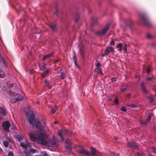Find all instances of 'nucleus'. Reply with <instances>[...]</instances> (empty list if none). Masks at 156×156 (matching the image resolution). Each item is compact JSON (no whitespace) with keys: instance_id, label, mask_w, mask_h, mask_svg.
<instances>
[{"instance_id":"nucleus-13","label":"nucleus","mask_w":156,"mask_h":156,"mask_svg":"<svg viewBox=\"0 0 156 156\" xmlns=\"http://www.w3.org/2000/svg\"><path fill=\"white\" fill-rule=\"evenodd\" d=\"M51 70V69L50 68L46 69L44 73H43L41 74L42 77L43 78H44L46 76L48 75Z\"/></svg>"},{"instance_id":"nucleus-63","label":"nucleus","mask_w":156,"mask_h":156,"mask_svg":"<svg viewBox=\"0 0 156 156\" xmlns=\"http://www.w3.org/2000/svg\"><path fill=\"white\" fill-rule=\"evenodd\" d=\"M55 143L54 142V141H53V142H52V144L53 145H55Z\"/></svg>"},{"instance_id":"nucleus-34","label":"nucleus","mask_w":156,"mask_h":156,"mask_svg":"<svg viewBox=\"0 0 156 156\" xmlns=\"http://www.w3.org/2000/svg\"><path fill=\"white\" fill-rule=\"evenodd\" d=\"M79 51L80 53V55L82 56V57L83 59L84 58V49H83L82 50H80V51Z\"/></svg>"},{"instance_id":"nucleus-30","label":"nucleus","mask_w":156,"mask_h":156,"mask_svg":"<svg viewBox=\"0 0 156 156\" xmlns=\"http://www.w3.org/2000/svg\"><path fill=\"white\" fill-rule=\"evenodd\" d=\"M79 14L78 13H77L75 15V20L76 22H77L79 19Z\"/></svg>"},{"instance_id":"nucleus-54","label":"nucleus","mask_w":156,"mask_h":156,"mask_svg":"<svg viewBox=\"0 0 156 156\" xmlns=\"http://www.w3.org/2000/svg\"><path fill=\"white\" fill-rule=\"evenodd\" d=\"M110 44L114 45L115 44L114 41V40L112 41L110 43Z\"/></svg>"},{"instance_id":"nucleus-64","label":"nucleus","mask_w":156,"mask_h":156,"mask_svg":"<svg viewBox=\"0 0 156 156\" xmlns=\"http://www.w3.org/2000/svg\"><path fill=\"white\" fill-rule=\"evenodd\" d=\"M115 140H116L117 139V138L116 137H115Z\"/></svg>"},{"instance_id":"nucleus-51","label":"nucleus","mask_w":156,"mask_h":156,"mask_svg":"<svg viewBox=\"0 0 156 156\" xmlns=\"http://www.w3.org/2000/svg\"><path fill=\"white\" fill-rule=\"evenodd\" d=\"M96 20V18L95 17L92 18V20L94 24L96 23L95 21Z\"/></svg>"},{"instance_id":"nucleus-45","label":"nucleus","mask_w":156,"mask_h":156,"mask_svg":"<svg viewBox=\"0 0 156 156\" xmlns=\"http://www.w3.org/2000/svg\"><path fill=\"white\" fill-rule=\"evenodd\" d=\"M8 156H14L13 153L12 152H9L8 153Z\"/></svg>"},{"instance_id":"nucleus-7","label":"nucleus","mask_w":156,"mask_h":156,"mask_svg":"<svg viewBox=\"0 0 156 156\" xmlns=\"http://www.w3.org/2000/svg\"><path fill=\"white\" fill-rule=\"evenodd\" d=\"M110 52L112 53L114 52V48L111 46L108 47L106 48L104 51V55H107Z\"/></svg>"},{"instance_id":"nucleus-31","label":"nucleus","mask_w":156,"mask_h":156,"mask_svg":"<svg viewBox=\"0 0 156 156\" xmlns=\"http://www.w3.org/2000/svg\"><path fill=\"white\" fill-rule=\"evenodd\" d=\"M58 135L60 136L62 141H63L64 138H63V136H62V132L60 131H59V132H58Z\"/></svg>"},{"instance_id":"nucleus-25","label":"nucleus","mask_w":156,"mask_h":156,"mask_svg":"<svg viewBox=\"0 0 156 156\" xmlns=\"http://www.w3.org/2000/svg\"><path fill=\"white\" fill-rule=\"evenodd\" d=\"M78 48L79 51L84 49L83 48V45L82 43H80L79 44V45L78 46Z\"/></svg>"},{"instance_id":"nucleus-40","label":"nucleus","mask_w":156,"mask_h":156,"mask_svg":"<svg viewBox=\"0 0 156 156\" xmlns=\"http://www.w3.org/2000/svg\"><path fill=\"white\" fill-rule=\"evenodd\" d=\"M71 145L68 144L66 145V149L71 150L72 149L71 147L70 146Z\"/></svg>"},{"instance_id":"nucleus-17","label":"nucleus","mask_w":156,"mask_h":156,"mask_svg":"<svg viewBox=\"0 0 156 156\" xmlns=\"http://www.w3.org/2000/svg\"><path fill=\"white\" fill-rule=\"evenodd\" d=\"M0 113L3 115L5 116L6 115V110L3 107H0Z\"/></svg>"},{"instance_id":"nucleus-42","label":"nucleus","mask_w":156,"mask_h":156,"mask_svg":"<svg viewBox=\"0 0 156 156\" xmlns=\"http://www.w3.org/2000/svg\"><path fill=\"white\" fill-rule=\"evenodd\" d=\"M114 102L115 105H117L119 103V100L118 99L116 98L114 100Z\"/></svg>"},{"instance_id":"nucleus-56","label":"nucleus","mask_w":156,"mask_h":156,"mask_svg":"<svg viewBox=\"0 0 156 156\" xmlns=\"http://www.w3.org/2000/svg\"><path fill=\"white\" fill-rule=\"evenodd\" d=\"M43 154H42V155L43 156H49L48 154L45 152H43L42 153Z\"/></svg>"},{"instance_id":"nucleus-48","label":"nucleus","mask_w":156,"mask_h":156,"mask_svg":"<svg viewBox=\"0 0 156 156\" xmlns=\"http://www.w3.org/2000/svg\"><path fill=\"white\" fill-rule=\"evenodd\" d=\"M152 78L151 77H148L146 79L147 80L149 81H151L152 80Z\"/></svg>"},{"instance_id":"nucleus-9","label":"nucleus","mask_w":156,"mask_h":156,"mask_svg":"<svg viewBox=\"0 0 156 156\" xmlns=\"http://www.w3.org/2000/svg\"><path fill=\"white\" fill-rule=\"evenodd\" d=\"M24 142H21L20 145L22 147H23L25 149H27V147L30 146V143L26 139L24 140Z\"/></svg>"},{"instance_id":"nucleus-3","label":"nucleus","mask_w":156,"mask_h":156,"mask_svg":"<svg viewBox=\"0 0 156 156\" xmlns=\"http://www.w3.org/2000/svg\"><path fill=\"white\" fill-rule=\"evenodd\" d=\"M109 28V25H107L102 30L95 31V34L98 36H103L104 35L108 30Z\"/></svg>"},{"instance_id":"nucleus-26","label":"nucleus","mask_w":156,"mask_h":156,"mask_svg":"<svg viewBox=\"0 0 156 156\" xmlns=\"http://www.w3.org/2000/svg\"><path fill=\"white\" fill-rule=\"evenodd\" d=\"M45 83L47 86V87H48V89H50L51 88V87L50 85L49 84V82L48 81H47V80H45Z\"/></svg>"},{"instance_id":"nucleus-57","label":"nucleus","mask_w":156,"mask_h":156,"mask_svg":"<svg viewBox=\"0 0 156 156\" xmlns=\"http://www.w3.org/2000/svg\"><path fill=\"white\" fill-rule=\"evenodd\" d=\"M100 66H101V64L99 62H98V63H97L96 65V66L97 67H100Z\"/></svg>"},{"instance_id":"nucleus-43","label":"nucleus","mask_w":156,"mask_h":156,"mask_svg":"<svg viewBox=\"0 0 156 156\" xmlns=\"http://www.w3.org/2000/svg\"><path fill=\"white\" fill-rule=\"evenodd\" d=\"M129 106L132 108H134L137 107L136 105L134 104H130L129 105Z\"/></svg>"},{"instance_id":"nucleus-39","label":"nucleus","mask_w":156,"mask_h":156,"mask_svg":"<svg viewBox=\"0 0 156 156\" xmlns=\"http://www.w3.org/2000/svg\"><path fill=\"white\" fill-rule=\"evenodd\" d=\"M120 110L123 112H126V109L125 107H122L121 108Z\"/></svg>"},{"instance_id":"nucleus-11","label":"nucleus","mask_w":156,"mask_h":156,"mask_svg":"<svg viewBox=\"0 0 156 156\" xmlns=\"http://www.w3.org/2000/svg\"><path fill=\"white\" fill-rule=\"evenodd\" d=\"M78 152L82 154H85L87 156H90V153L84 149H82L78 151Z\"/></svg>"},{"instance_id":"nucleus-59","label":"nucleus","mask_w":156,"mask_h":156,"mask_svg":"<svg viewBox=\"0 0 156 156\" xmlns=\"http://www.w3.org/2000/svg\"><path fill=\"white\" fill-rule=\"evenodd\" d=\"M58 123V122L57 121H55L54 122V124H57Z\"/></svg>"},{"instance_id":"nucleus-44","label":"nucleus","mask_w":156,"mask_h":156,"mask_svg":"<svg viewBox=\"0 0 156 156\" xmlns=\"http://www.w3.org/2000/svg\"><path fill=\"white\" fill-rule=\"evenodd\" d=\"M65 142L66 144L67 145H68V144L71 145V143L70 141H69V140H65Z\"/></svg>"},{"instance_id":"nucleus-52","label":"nucleus","mask_w":156,"mask_h":156,"mask_svg":"<svg viewBox=\"0 0 156 156\" xmlns=\"http://www.w3.org/2000/svg\"><path fill=\"white\" fill-rule=\"evenodd\" d=\"M112 81V82H116L117 81V80L116 78L112 77L111 79Z\"/></svg>"},{"instance_id":"nucleus-36","label":"nucleus","mask_w":156,"mask_h":156,"mask_svg":"<svg viewBox=\"0 0 156 156\" xmlns=\"http://www.w3.org/2000/svg\"><path fill=\"white\" fill-rule=\"evenodd\" d=\"M110 154L111 156H119V154H116L113 152L110 151Z\"/></svg>"},{"instance_id":"nucleus-24","label":"nucleus","mask_w":156,"mask_h":156,"mask_svg":"<svg viewBox=\"0 0 156 156\" xmlns=\"http://www.w3.org/2000/svg\"><path fill=\"white\" fill-rule=\"evenodd\" d=\"M58 108V107L57 106H55V107H54V108H52L51 109V113L52 114H54L55 113V112H56V110H57Z\"/></svg>"},{"instance_id":"nucleus-14","label":"nucleus","mask_w":156,"mask_h":156,"mask_svg":"<svg viewBox=\"0 0 156 156\" xmlns=\"http://www.w3.org/2000/svg\"><path fill=\"white\" fill-rule=\"evenodd\" d=\"M54 54V52H52L51 53H49L48 54H46L45 55H44L43 56L42 59L43 60H44L48 58H49L51 57H53Z\"/></svg>"},{"instance_id":"nucleus-35","label":"nucleus","mask_w":156,"mask_h":156,"mask_svg":"<svg viewBox=\"0 0 156 156\" xmlns=\"http://www.w3.org/2000/svg\"><path fill=\"white\" fill-rule=\"evenodd\" d=\"M66 77V75L64 73L61 72V78L62 79H63Z\"/></svg>"},{"instance_id":"nucleus-5","label":"nucleus","mask_w":156,"mask_h":156,"mask_svg":"<svg viewBox=\"0 0 156 156\" xmlns=\"http://www.w3.org/2000/svg\"><path fill=\"white\" fill-rule=\"evenodd\" d=\"M2 126L5 131L6 133L9 132V128L11 126V123L9 121H6L2 122Z\"/></svg>"},{"instance_id":"nucleus-38","label":"nucleus","mask_w":156,"mask_h":156,"mask_svg":"<svg viewBox=\"0 0 156 156\" xmlns=\"http://www.w3.org/2000/svg\"><path fill=\"white\" fill-rule=\"evenodd\" d=\"M148 98L150 100V102L152 103L153 101V98L151 96H149L148 97Z\"/></svg>"},{"instance_id":"nucleus-6","label":"nucleus","mask_w":156,"mask_h":156,"mask_svg":"<svg viewBox=\"0 0 156 156\" xmlns=\"http://www.w3.org/2000/svg\"><path fill=\"white\" fill-rule=\"evenodd\" d=\"M30 112H29L28 113V115H29L27 117V120L30 124L34 125L33 123L35 119L34 115L32 112H31V114H30Z\"/></svg>"},{"instance_id":"nucleus-21","label":"nucleus","mask_w":156,"mask_h":156,"mask_svg":"<svg viewBox=\"0 0 156 156\" xmlns=\"http://www.w3.org/2000/svg\"><path fill=\"white\" fill-rule=\"evenodd\" d=\"M153 115V114L152 113H149L146 119L147 121L148 122L150 121L151 119V116Z\"/></svg>"},{"instance_id":"nucleus-55","label":"nucleus","mask_w":156,"mask_h":156,"mask_svg":"<svg viewBox=\"0 0 156 156\" xmlns=\"http://www.w3.org/2000/svg\"><path fill=\"white\" fill-rule=\"evenodd\" d=\"M152 152L156 154V148H154L152 149Z\"/></svg>"},{"instance_id":"nucleus-28","label":"nucleus","mask_w":156,"mask_h":156,"mask_svg":"<svg viewBox=\"0 0 156 156\" xmlns=\"http://www.w3.org/2000/svg\"><path fill=\"white\" fill-rule=\"evenodd\" d=\"M140 123L142 125H146L149 122L146 120L144 121L142 120L140 121Z\"/></svg>"},{"instance_id":"nucleus-50","label":"nucleus","mask_w":156,"mask_h":156,"mask_svg":"<svg viewBox=\"0 0 156 156\" xmlns=\"http://www.w3.org/2000/svg\"><path fill=\"white\" fill-rule=\"evenodd\" d=\"M1 60L3 62V63L5 65L6 64V61L4 60L3 59L2 57L1 56Z\"/></svg>"},{"instance_id":"nucleus-15","label":"nucleus","mask_w":156,"mask_h":156,"mask_svg":"<svg viewBox=\"0 0 156 156\" xmlns=\"http://www.w3.org/2000/svg\"><path fill=\"white\" fill-rule=\"evenodd\" d=\"M140 86L143 91L144 92L145 94H147L148 93V92L146 89L145 87L144 83L143 82L141 83Z\"/></svg>"},{"instance_id":"nucleus-60","label":"nucleus","mask_w":156,"mask_h":156,"mask_svg":"<svg viewBox=\"0 0 156 156\" xmlns=\"http://www.w3.org/2000/svg\"><path fill=\"white\" fill-rule=\"evenodd\" d=\"M106 56V55H104V54H102L101 55V56Z\"/></svg>"},{"instance_id":"nucleus-49","label":"nucleus","mask_w":156,"mask_h":156,"mask_svg":"<svg viewBox=\"0 0 156 156\" xmlns=\"http://www.w3.org/2000/svg\"><path fill=\"white\" fill-rule=\"evenodd\" d=\"M127 87V86H126V87L125 88L121 89H120L121 91L122 92L125 91Z\"/></svg>"},{"instance_id":"nucleus-4","label":"nucleus","mask_w":156,"mask_h":156,"mask_svg":"<svg viewBox=\"0 0 156 156\" xmlns=\"http://www.w3.org/2000/svg\"><path fill=\"white\" fill-rule=\"evenodd\" d=\"M140 17L143 23L147 26L149 27L151 26L150 21L146 15L141 14Z\"/></svg>"},{"instance_id":"nucleus-41","label":"nucleus","mask_w":156,"mask_h":156,"mask_svg":"<svg viewBox=\"0 0 156 156\" xmlns=\"http://www.w3.org/2000/svg\"><path fill=\"white\" fill-rule=\"evenodd\" d=\"M60 60H61V59H60V58H57L56 59V60L55 59L54 60V63L55 64V63H57V62H59L60 61Z\"/></svg>"},{"instance_id":"nucleus-10","label":"nucleus","mask_w":156,"mask_h":156,"mask_svg":"<svg viewBox=\"0 0 156 156\" xmlns=\"http://www.w3.org/2000/svg\"><path fill=\"white\" fill-rule=\"evenodd\" d=\"M48 25L53 31H55L56 30V24L55 23H49Z\"/></svg>"},{"instance_id":"nucleus-1","label":"nucleus","mask_w":156,"mask_h":156,"mask_svg":"<svg viewBox=\"0 0 156 156\" xmlns=\"http://www.w3.org/2000/svg\"><path fill=\"white\" fill-rule=\"evenodd\" d=\"M30 139L34 142H38L39 144L42 145L47 144L46 136L44 133H39L37 134V137L33 133H29Z\"/></svg>"},{"instance_id":"nucleus-22","label":"nucleus","mask_w":156,"mask_h":156,"mask_svg":"<svg viewBox=\"0 0 156 156\" xmlns=\"http://www.w3.org/2000/svg\"><path fill=\"white\" fill-rule=\"evenodd\" d=\"M73 58L75 65L78 68H79L78 65L77 63V60L76 58V55L75 52H74V55Z\"/></svg>"},{"instance_id":"nucleus-62","label":"nucleus","mask_w":156,"mask_h":156,"mask_svg":"<svg viewBox=\"0 0 156 156\" xmlns=\"http://www.w3.org/2000/svg\"><path fill=\"white\" fill-rule=\"evenodd\" d=\"M30 74H32L33 73V71H30Z\"/></svg>"},{"instance_id":"nucleus-53","label":"nucleus","mask_w":156,"mask_h":156,"mask_svg":"<svg viewBox=\"0 0 156 156\" xmlns=\"http://www.w3.org/2000/svg\"><path fill=\"white\" fill-rule=\"evenodd\" d=\"M58 9L57 8L56 9V11H55V14L57 16L58 15Z\"/></svg>"},{"instance_id":"nucleus-12","label":"nucleus","mask_w":156,"mask_h":156,"mask_svg":"<svg viewBox=\"0 0 156 156\" xmlns=\"http://www.w3.org/2000/svg\"><path fill=\"white\" fill-rule=\"evenodd\" d=\"M16 139L17 141L20 142L21 140L23 139L24 137L22 136V134L19 133L18 135L15 136H14Z\"/></svg>"},{"instance_id":"nucleus-46","label":"nucleus","mask_w":156,"mask_h":156,"mask_svg":"<svg viewBox=\"0 0 156 156\" xmlns=\"http://www.w3.org/2000/svg\"><path fill=\"white\" fill-rule=\"evenodd\" d=\"M150 69H151V67L150 66H149L148 67L147 69L146 72L147 73H150Z\"/></svg>"},{"instance_id":"nucleus-19","label":"nucleus","mask_w":156,"mask_h":156,"mask_svg":"<svg viewBox=\"0 0 156 156\" xmlns=\"http://www.w3.org/2000/svg\"><path fill=\"white\" fill-rule=\"evenodd\" d=\"M17 101L20 100H21L23 98L22 97L20 94H16L15 95Z\"/></svg>"},{"instance_id":"nucleus-33","label":"nucleus","mask_w":156,"mask_h":156,"mask_svg":"<svg viewBox=\"0 0 156 156\" xmlns=\"http://www.w3.org/2000/svg\"><path fill=\"white\" fill-rule=\"evenodd\" d=\"M9 143L6 141H4L3 142V144L4 147L6 148L8 147L9 146Z\"/></svg>"},{"instance_id":"nucleus-2","label":"nucleus","mask_w":156,"mask_h":156,"mask_svg":"<svg viewBox=\"0 0 156 156\" xmlns=\"http://www.w3.org/2000/svg\"><path fill=\"white\" fill-rule=\"evenodd\" d=\"M35 126L39 132H43L44 129L45 124L44 122H40L37 119H36L34 121Z\"/></svg>"},{"instance_id":"nucleus-8","label":"nucleus","mask_w":156,"mask_h":156,"mask_svg":"<svg viewBox=\"0 0 156 156\" xmlns=\"http://www.w3.org/2000/svg\"><path fill=\"white\" fill-rule=\"evenodd\" d=\"M128 147H131L133 149H137V146L136 143L133 142H129L126 144Z\"/></svg>"},{"instance_id":"nucleus-47","label":"nucleus","mask_w":156,"mask_h":156,"mask_svg":"<svg viewBox=\"0 0 156 156\" xmlns=\"http://www.w3.org/2000/svg\"><path fill=\"white\" fill-rule=\"evenodd\" d=\"M123 49L126 52L127 51V49L126 44H125V45L123 47Z\"/></svg>"},{"instance_id":"nucleus-16","label":"nucleus","mask_w":156,"mask_h":156,"mask_svg":"<svg viewBox=\"0 0 156 156\" xmlns=\"http://www.w3.org/2000/svg\"><path fill=\"white\" fill-rule=\"evenodd\" d=\"M9 99L11 102L12 103H15L17 101L15 95L11 96L10 97Z\"/></svg>"},{"instance_id":"nucleus-32","label":"nucleus","mask_w":156,"mask_h":156,"mask_svg":"<svg viewBox=\"0 0 156 156\" xmlns=\"http://www.w3.org/2000/svg\"><path fill=\"white\" fill-rule=\"evenodd\" d=\"M9 87L12 90H15L16 89L15 86H14V84L12 83H10L9 84Z\"/></svg>"},{"instance_id":"nucleus-29","label":"nucleus","mask_w":156,"mask_h":156,"mask_svg":"<svg viewBox=\"0 0 156 156\" xmlns=\"http://www.w3.org/2000/svg\"><path fill=\"white\" fill-rule=\"evenodd\" d=\"M91 153L93 155H94L96 154V150L93 147L91 148Z\"/></svg>"},{"instance_id":"nucleus-27","label":"nucleus","mask_w":156,"mask_h":156,"mask_svg":"<svg viewBox=\"0 0 156 156\" xmlns=\"http://www.w3.org/2000/svg\"><path fill=\"white\" fill-rule=\"evenodd\" d=\"M46 65H40V68L41 70H44V69H46Z\"/></svg>"},{"instance_id":"nucleus-37","label":"nucleus","mask_w":156,"mask_h":156,"mask_svg":"<svg viewBox=\"0 0 156 156\" xmlns=\"http://www.w3.org/2000/svg\"><path fill=\"white\" fill-rule=\"evenodd\" d=\"M146 37L148 39H151L152 38V37L151 35L150 34H149V33H148L146 34Z\"/></svg>"},{"instance_id":"nucleus-61","label":"nucleus","mask_w":156,"mask_h":156,"mask_svg":"<svg viewBox=\"0 0 156 156\" xmlns=\"http://www.w3.org/2000/svg\"><path fill=\"white\" fill-rule=\"evenodd\" d=\"M96 154V156H101V155H99V154Z\"/></svg>"},{"instance_id":"nucleus-20","label":"nucleus","mask_w":156,"mask_h":156,"mask_svg":"<svg viewBox=\"0 0 156 156\" xmlns=\"http://www.w3.org/2000/svg\"><path fill=\"white\" fill-rule=\"evenodd\" d=\"M122 44L121 43L117 44V45L116 48H118V50L120 52H122Z\"/></svg>"},{"instance_id":"nucleus-58","label":"nucleus","mask_w":156,"mask_h":156,"mask_svg":"<svg viewBox=\"0 0 156 156\" xmlns=\"http://www.w3.org/2000/svg\"><path fill=\"white\" fill-rule=\"evenodd\" d=\"M130 95H131V94H128L127 95V97H130Z\"/></svg>"},{"instance_id":"nucleus-23","label":"nucleus","mask_w":156,"mask_h":156,"mask_svg":"<svg viewBox=\"0 0 156 156\" xmlns=\"http://www.w3.org/2000/svg\"><path fill=\"white\" fill-rule=\"evenodd\" d=\"M95 70L98 74H100L101 75H102L103 73L102 72V70L101 68H100L98 67L97 68L95 69Z\"/></svg>"},{"instance_id":"nucleus-18","label":"nucleus","mask_w":156,"mask_h":156,"mask_svg":"<svg viewBox=\"0 0 156 156\" xmlns=\"http://www.w3.org/2000/svg\"><path fill=\"white\" fill-rule=\"evenodd\" d=\"M124 21L127 26H129L131 25L133 23L132 21L129 19L128 20L125 19Z\"/></svg>"}]
</instances>
